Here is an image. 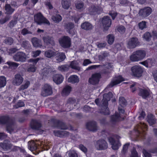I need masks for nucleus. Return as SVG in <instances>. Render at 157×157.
Wrapping results in <instances>:
<instances>
[{
	"mask_svg": "<svg viewBox=\"0 0 157 157\" xmlns=\"http://www.w3.org/2000/svg\"><path fill=\"white\" fill-rule=\"evenodd\" d=\"M52 19L56 23H59L62 19L61 16L59 14L52 16Z\"/></svg>",
	"mask_w": 157,
	"mask_h": 157,
	"instance_id": "obj_43",
	"label": "nucleus"
},
{
	"mask_svg": "<svg viewBox=\"0 0 157 157\" xmlns=\"http://www.w3.org/2000/svg\"><path fill=\"white\" fill-rule=\"evenodd\" d=\"M119 105L123 107L125 106L127 104L125 99L123 97H121L119 98Z\"/></svg>",
	"mask_w": 157,
	"mask_h": 157,
	"instance_id": "obj_45",
	"label": "nucleus"
},
{
	"mask_svg": "<svg viewBox=\"0 0 157 157\" xmlns=\"http://www.w3.org/2000/svg\"><path fill=\"white\" fill-rule=\"evenodd\" d=\"M53 81L57 84H59L63 81V78L61 75L56 74L53 77Z\"/></svg>",
	"mask_w": 157,
	"mask_h": 157,
	"instance_id": "obj_24",
	"label": "nucleus"
},
{
	"mask_svg": "<svg viewBox=\"0 0 157 157\" xmlns=\"http://www.w3.org/2000/svg\"><path fill=\"white\" fill-rule=\"evenodd\" d=\"M5 8L6 10V13L8 14H11L14 10V9H13L10 5L8 4H6Z\"/></svg>",
	"mask_w": 157,
	"mask_h": 157,
	"instance_id": "obj_39",
	"label": "nucleus"
},
{
	"mask_svg": "<svg viewBox=\"0 0 157 157\" xmlns=\"http://www.w3.org/2000/svg\"><path fill=\"white\" fill-rule=\"evenodd\" d=\"M117 30L121 33H124L125 31V28L123 26H119L117 28Z\"/></svg>",
	"mask_w": 157,
	"mask_h": 157,
	"instance_id": "obj_56",
	"label": "nucleus"
},
{
	"mask_svg": "<svg viewBox=\"0 0 157 157\" xmlns=\"http://www.w3.org/2000/svg\"><path fill=\"white\" fill-rule=\"evenodd\" d=\"M54 125L55 127L61 129H67V126L64 123L59 121H56Z\"/></svg>",
	"mask_w": 157,
	"mask_h": 157,
	"instance_id": "obj_26",
	"label": "nucleus"
},
{
	"mask_svg": "<svg viewBox=\"0 0 157 157\" xmlns=\"http://www.w3.org/2000/svg\"><path fill=\"white\" fill-rule=\"evenodd\" d=\"M44 44L49 46H53L55 45L54 38L52 36H43L42 38Z\"/></svg>",
	"mask_w": 157,
	"mask_h": 157,
	"instance_id": "obj_16",
	"label": "nucleus"
},
{
	"mask_svg": "<svg viewBox=\"0 0 157 157\" xmlns=\"http://www.w3.org/2000/svg\"><path fill=\"white\" fill-rule=\"evenodd\" d=\"M64 28L66 31L69 34L73 35L75 34V32L73 29L74 27V24L71 22L64 24Z\"/></svg>",
	"mask_w": 157,
	"mask_h": 157,
	"instance_id": "obj_20",
	"label": "nucleus"
},
{
	"mask_svg": "<svg viewBox=\"0 0 157 157\" xmlns=\"http://www.w3.org/2000/svg\"><path fill=\"white\" fill-rule=\"evenodd\" d=\"M21 46L26 49H28L30 48V45L28 41L25 40H21L20 42Z\"/></svg>",
	"mask_w": 157,
	"mask_h": 157,
	"instance_id": "obj_40",
	"label": "nucleus"
},
{
	"mask_svg": "<svg viewBox=\"0 0 157 157\" xmlns=\"http://www.w3.org/2000/svg\"><path fill=\"white\" fill-rule=\"evenodd\" d=\"M132 76L138 78L142 76L143 72V69L140 66L136 65L133 66L131 68Z\"/></svg>",
	"mask_w": 157,
	"mask_h": 157,
	"instance_id": "obj_7",
	"label": "nucleus"
},
{
	"mask_svg": "<svg viewBox=\"0 0 157 157\" xmlns=\"http://www.w3.org/2000/svg\"><path fill=\"white\" fill-rule=\"evenodd\" d=\"M75 102L76 100L75 99L72 98H70L67 100V103L68 104H73L75 103Z\"/></svg>",
	"mask_w": 157,
	"mask_h": 157,
	"instance_id": "obj_63",
	"label": "nucleus"
},
{
	"mask_svg": "<svg viewBox=\"0 0 157 157\" xmlns=\"http://www.w3.org/2000/svg\"><path fill=\"white\" fill-rule=\"evenodd\" d=\"M146 53L144 50H140L134 52L130 57V60L132 62L140 61L146 56Z\"/></svg>",
	"mask_w": 157,
	"mask_h": 157,
	"instance_id": "obj_3",
	"label": "nucleus"
},
{
	"mask_svg": "<svg viewBox=\"0 0 157 157\" xmlns=\"http://www.w3.org/2000/svg\"><path fill=\"white\" fill-rule=\"evenodd\" d=\"M24 105V103L23 102L19 101L17 102V104L15 105L14 107L16 108H17L18 107H21Z\"/></svg>",
	"mask_w": 157,
	"mask_h": 157,
	"instance_id": "obj_64",
	"label": "nucleus"
},
{
	"mask_svg": "<svg viewBox=\"0 0 157 157\" xmlns=\"http://www.w3.org/2000/svg\"><path fill=\"white\" fill-rule=\"evenodd\" d=\"M89 13L91 15L99 14L102 11V9L98 6L92 5L88 8Z\"/></svg>",
	"mask_w": 157,
	"mask_h": 157,
	"instance_id": "obj_17",
	"label": "nucleus"
},
{
	"mask_svg": "<svg viewBox=\"0 0 157 157\" xmlns=\"http://www.w3.org/2000/svg\"><path fill=\"white\" fill-rule=\"evenodd\" d=\"M9 19L10 17L9 16H6L5 17L0 19V23L1 24H3L9 21Z\"/></svg>",
	"mask_w": 157,
	"mask_h": 157,
	"instance_id": "obj_54",
	"label": "nucleus"
},
{
	"mask_svg": "<svg viewBox=\"0 0 157 157\" xmlns=\"http://www.w3.org/2000/svg\"><path fill=\"white\" fill-rule=\"evenodd\" d=\"M86 129L92 132H96L98 129L97 122L94 121H91L86 123Z\"/></svg>",
	"mask_w": 157,
	"mask_h": 157,
	"instance_id": "obj_12",
	"label": "nucleus"
},
{
	"mask_svg": "<svg viewBox=\"0 0 157 157\" xmlns=\"http://www.w3.org/2000/svg\"><path fill=\"white\" fill-rule=\"evenodd\" d=\"M31 41L33 46L35 47H40L42 46L41 40L36 37L33 38Z\"/></svg>",
	"mask_w": 157,
	"mask_h": 157,
	"instance_id": "obj_28",
	"label": "nucleus"
},
{
	"mask_svg": "<svg viewBox=\"0 0 157 157\" xmlns=\"http://www.w3.org/2000/svg\"><path fill=\"white\" fill-rule=\"evenodd\" d=\"M147 121L150 125H151L156 123V120L153 115L150 114L148 115Z\"/></svg>",
	"mask_w": 157,
	"mask_h": 157,
	"instance_id": "obj_32",
	"label": "nucleus"
},
{
	"mask_svg": "<svg viewBox=\"0 0 157 157\" xmlns=\"http://www.w3.org/2000/svg\"><path fill=\"white\" fill-rule=\"evenodd\" d=\"M108 43L109 44H112L114 41V36L113 35L109 34L107 36Z\"/></svg>",
	"mask_w": 157,
	"mask_h": 157,
	"instance_id": "obj_48",
	"label": "nucleus"
},
{
	"mask_svg": "<svg viewBox=\"0 0 157 157\" xmlns=\"http://www.w3.org/2000/svg\"><path fill=\"white\" fill-rule=\"evenodd\" d=\"M52 94V90L51 86L48 84H45L42 88L41 95L45 97L51 95Z\"/></svg>",
	"mask_w": 157,
	"mask_h": 157,
	"instance_id": "obj_8",
	"label": "nucleus"
},
{
	"mask_svg": "<svg viewBox=\"0 0 157 157\" xmlns=\"http://www.w3.org/2000/svg\"><path fill=\"white\" fill-rule=\"evenodd\" d=\"M56 59L58 62H60L63 61L66 58V57L64 53L56 52Z\"/></svg>",
	"mask_w": 157,
	"mask_h": 157,
	"instance_id": "obj_29",
	"label": "nucleus"
},
{
	"mask_svg": "<svg viewBox=\"0 0 157 157\" xmlns=\"http://www.w3.org/2000/svg\"><path fill=\"white\" fill-rule=\"evenodd\" d=\"M61 46L64 48H67L71 45V39L68 36H64L59 40Z\"/></svg>",
	"mask_w": 157,
	"mask_h": 157,
	"instance_id": "obj_14",
	"label": "nucleus"
},
{
	"mask_svg": "<svg viewBox=\"0 0 157 157\" xmlns=\"http://www.w3.org/2000/svg\"><path fill=\"white\" fill-rule=\"evenodd\" d=\"M21 33L24 36H25L28 34H32V32L25 28L21 30Z\"/></svg>",
	"mask_w": 157,
	"mask_h": 157,
	"instance_id": "obj_51",
	"label": "nucleus"
},
{
	"mask_svg": "<svg viewBox=\"0 0 157 157\" xmlns=\"http://www.w3.org/2000/svg\"><path fill=\"white\" fill-rule=\"evenodd\" d=\"M53 133L56 136L62 137L61 131H53Z\"/></svg>",
	"mask_w": 157,
	"mask_h": 157,
	"instance_id": "obj_59",
	"label": "nucleus"
},
{
	"mask_svg": "<svg viewBox=\"0 0 157 157\" xmlns=\"http://www.w3.org/2000/svg\"><path fill=\"white\" fill-rule=\"evenodd\" d=\"M76 7L78 9H81L83 8L84 6V4L82 2H80L75 5Z\"/></svg>",
	"mask_w": 157,
	"mask_h": 157,
	"instance_id": "obj_57",
	"label": "nucleus"
},
{
	"mask_svg": "<svg viewBox=\"0 0 157 157\" xmlns=\"http://www.w3.org/2000/svg\"><path fill=\"white\" fill-rule=\"evenodd\" d=\"M62 7L65 9H68L71 5V0H62Z\"/></svg>",
	"mask_w": 157,
	"mask_h": 157,
	"instance_id": "obj_35",
	"label": "nucleus"
},
{
	"mask_svg": "<svg viewBox=\"0 0 157 157\" xmlns=\"http://www.w3.org/2000/svg\"><path fill=\"white\" fill-rule=\"evenodd\" d=\"M6 63L9 66V68L13 69H16L19 65V63L11 61H8Z\"/></svg>",
	"mask_w": 157,
	"mask_h": 157,
	"instance_id": "obj_42",
	"label": "nucleus"
},
{
	"mask_svg": "<svg viewBox=\"0 0 157 157\" xmlns=\"http://www.w3.org/2000/svg\"><path fill=\"white\" fill-rule=\"evenodd\" d=\"M71 87L69 86H66L63 89L62 92V94L63 96H67L70 93L71 91Z\"/></svg>",
	"mask_w": 157,
	"mask_h": 157,
	"instance_id": "obj_34",
	"label": "nucleus"
},
{
	"mask_svg": "<svg viewBox=\"0 0 157 157\" xmlns=\"http://www.w3.org/2000/svg\"><path fill=\"white\" fill-rule=\"evenodd\" d=\"M129 145V143H127L124 145L122 151V152L123 154H125L126 152Z\"/></svg>",
	"mask_w": 157,
	"mask_h": 157,
	"instance_id": "obj_53",
	"label": "nucleus"
},
{
	"mask_svg": "<svg viewBox=\"0 0 157 157\" xmlns=\"http://www.w3.org/2000/svg\"><path fill=\"white\" fill-rule=\"evenodd\" d=\"M147 130V126L144 123H140L137 126L136 131L138 134L137 136L143 139H145L146 130Z\"/></svg>",
	"mask_w": 157,
	"mask_h": 157,
	"instance_id": "obj_4",
	"label": "nucleus"
},
{
	"mask_svg": "<svg viewBox=\"0 0 157 157\" xmlns=\"http://www.w3.org/2000/svg\"><path fill=\"white\" fill-rule=\"evenodd\" d=\"M30 84L29 81H26L25 84L21 86L19 88V90H23L27 89L29 85Z\"/></svg>",
	"mask_w": 157,
	"mask_h": 157,
	"instance_id": "obj_47",
	"label": "nucleus"
},
{
	"mask_svg": "<svg viewBox=\"0 0 157 157\" xmlns=\"http://www.w3.org/2000/svg\"><path fill=\"white\" fill-rule=\"evenodd\" d=\"M31 128L34 130H39L41 127V123L37 120H32L30 123Z\"/></svg>",
	"mask_w": 157,
	"mask_h": 157,
	"instance_id": "obj_23",
	"label": "nucleus"
},
{
	"mask_svg": "<svg viewBox=\"0 0 157 157\" xmlns=\"http://www.w3.org/2000/svg\"><path fill=\"white\" fill-rule=\"evenodd\" d=\"M68 81L72 83L75 84L78 83L79 79L77 75H72L68 78Z\"/></svg>",
	"mask_w": 157,
	"mask_h": 157,
	"instance_id": "obj_33",
	"label": "nucleus"
},
{
	"mask_svg": "<svg viewBox=\"0 0 157 157\" xmlns=\"http://www.w3.org/2000/svg\"><path fill=\"white\" fill-rule=\"evenodd\" d=\"M69 157H78L77 154L74 151H70L68 152Z\"/></svg>",
	"mask_w": 157,
	"mask_h": 157,
	"instance_id": "obj_55",
	"label": "nucleus"
},
{
	"mask_svg": "<svg viewBox=\"0 0 157 157\" xmlns=\"http://www.w3.org/2000/svg\"><path fill=\"white\" fill-rule=\"evenodd\" d=\"M25 54L22 52H18L13 56L14 61L17 62H25L26 59Z\"/></svg>",
	"mask_w": 157,
	"mask_h": 157,
	"instance_id": "obj_11",
	"label": "nucleus"
},
{
	"mask_svg": "<svg viewBox=\"0 0 157 157\" xmlns=\"http://www.w3.org/2000/svg\"><path fill=\"white\" fill-rule=\"evenodd\" d=\"M102 23L104 29L107 31L110 26L111 24V20L108 16L104 17L102 18Z\"/></svg>",
	"mask_w": 157,
	"mask_h": 157,
	"instance_id": "obj_18",
	"label": "nucleus"
},
{
	"mask_svg": "<svg viewBox=\"0 0 157 157\" xmlns=\"http://www.w3.org/2000/svg\"><path fill=\"white\" fill-rule=\"evenodd\" d=\"M106 45V42L103 43H97V46L99 48H102L105 47Z\"/></svg>",
	"mask_w": 157,
	"mask_h": 157,
	"instance_id": "obj_61",
	"label": "nucleus"
},
{
	"mask_svg": "<svg viewBox=\"0 0 157 157\" xmlns=\"http://www.w3.org/2000/svg\"><path fill=\"white\" fill-rule=\"evenodd\" d=\"M151 37V34L148 32H146L143 35L144 38L147 41H149L150 40Z\"/></svg>",
	"mask_w": 157,
	"mask_h": 157,
	"instance_id": "obj_49",
	"label": "nucleus"
},
{
	"mask_svg": "<svg viewBox=\"0 0 157 157\" xmlns=\"http://www.w3.org/2000/svg\"><path fill=\"white\" fill-rule=\"evenodd\" d=\"M34 21L38 25L42 24H46L48 25H50L49 21L46 19L40 13H39L34 15Z\"/></svg>",
	"mask_w": 157,
	"mask_h": 157,
	"instance_id": "obj_5",
	"label": "nucleus"
},
{
	"mask_svg": "<svg viewBox=\"0 0 157 157\" xmlns=\"http://www.w3.org/2000/svg\"><path fill=\"white\" fill-rule=\"evenodd\" d=\"M23 81V78L19 74H17L15 75L14 78L13 82L14 85L19 86L21 84Z\"/></svg>",
	"mask_w": 157,
	"mask_h": 157,
	"instance_id": "obj_21",
	"label": "nucleus"
},
{
	"mask_svg": "<svg viewBox=\"0 0 157 157\" xmlns=\"http://www.w3.org/2000/svg\"><path fill=\"white\" fill-rule=\"evenodd\" d=\"M101 75L100 73H95L93 74L91 77L89 78V82L93 85L97 84L101 78Z\"/></svg>",
	"mask_w": 157,
	"mask_h": 157,
	"instance_id": "obj_13",
	"label": "nucleus"
},
{
	"mask_svg": "<svg viewBox=\"0 0 157 157\" xmlns=\"http://www.w3.org/2000/svg\"><path fill=\"white\" fill-rule=\"evenodd\" d=\"M81 28L86 30H90L93 29L92 25L90 23L85 22L82 23L81 25Z\"/></svg>",
	"mask_w": 157,
	"mask_h": 157,
	"instance_id": "obj_30",
	"label": "nucleus"
},
{
	"mask_svg": "<svg viewBox=\"0 0 157 157\" xmlns=\"http://www.w3.org/2000/svg\"><path fill=\"white\" fill-rule=\"evenodd\" d=\"M0 123L6 124V130L10 133L17 128L14 120L8 116L0 117Z\"/></svg>",
	"mask_w": 157,
	"mask_h": 157,
	"instance_id": "obj_2",
	"label": "nucleus"
},
{
	"mask_svg": "<svg viewBox=\"0 0 157 157\" xmlns=\"http://www.w3.org/2000/svg\"><path fill=\"white\" fill-rule=\"evenodd\" d=\"M151 12V8L149 7H146L140 9L138 14L142 17L145 18L150 15Z\"/></svg>",
	"mask_w": 157,
	"mask_h": 157,
	"instance_id": "obj_15",
	"label": "nucleus"
},
{
	"mask_svg": "<svg viewBox=\"0 0 157 157\" xmlns=\"http://www.w3.org/2000/svg\"><path fill=\"white\" fill-rule=\"evenodd\" d=\"M109 56V53L105 51L101 53L98 55V59L100 61H103Z\"/></svg>",
	"mask_w": 157,
	"mask_h": 157,
	"instance_id": "obj_38",
	"label": "nucleus"
},
{
	"mask_svg": "<svg viewBox=\"0 0 157 157\" xmlns=\"http://www.w3.org/2000/svg\"><path fill=\"white\" fill-rule=\"evenodd\" d=\"M56 52L51 50H48L45 51L44 53L45 56L48 58H51L55 56Z\"/></svg>",
	"mask_w": 157,
	"mask_h": 157,
	"instance_id": "obj_36",
	"label": "nucleus"
},
{
	"mask_svg": "<svg viewBox=\"0 0 157 157\" xmlns=\"http://www.w3.org/2000/svg\"><path fill=\"white\" fill-rule=\"evenodd\" d=\"M5 43L9 45H11L13 42V39L11 37H7L4 40Z\"/></svg>",
	"mask_w": 157,
	"mask_h": 157,
	"instance_id": "obj_46",
	"label": "nucleus"
},
{
	"mask_svg": "<svg viewBox=\"0 0 157 157\" xmlns=\"http://www.w3.org/2000/svg\"><path fill=\"white\" fill-rule=\"evenodd\" d=\"M130 157H139L135 149L133 148L132 151V155Z\"/></svg>",
	"mask_w": 157,
	"mask_h": 157,
	"instance_id": "obj_58",
	"label": "nucleus"
},
{
	"mask_svg": "<svg viewBox=\"0 0 157 157\" xmlns=\"http://www.w3.org/2000/svg\"><path fill=\"white\" fill-rule=\"evenodd\" d=\"M113 96L112 93L109 92L108 94H105L103 95V98L101 102H100L99 99L97 98L95 100L96 104L99 107H102L101 112L104 115H109V111L108 108V101H110Z\"/></svg>",
	"mask_w": 157,
	"mask_h": 157,
	"instance_id": "obj_1",
	"label": "nucleus"
},
{
	"mask_svg": "<svg viewBox=\"0 0 157 157\" xmlns=\"http://www.w3.org/2000/svg\"><path fill=\"white\" fill-rule=\"evenodd\" d=\"M79 148L85 153H86L87 152V148L82 144L79 145Z\"/></svg>",
	"mask_w": 157,
	"mask_h": 157,
	"instance_id": "obj_60",
	"label": "nucleus"
},
{
	"mask_svg": "<svg viewBox=\"0 0 157 157\" xmlns=\"http://www.w3.org/2000/svg\"><path fill=\"white\" fill-rule=\"evenodd\" d=\"M70 67V66L68 64H65L59 66L58 67V69L62 72L67 71Z\"/></svg>",
	"mask_w": 157,
	"mask_h": 157,
	"instance_id": "obj_41",
	"label": "nucleus"
},
{
	"mask_svg": "<svg viewBox=\"0 0 157 157\" xmlns=\"http://www.w3.org/2000/svg\"><path fill=\"white\" fill-rule=\"evenodd\" d=\"M40 52L41 51L40 50L33 51L32 56L33 57H36L38 56L40 53Z\"/></svg>",
	"mask_w": 157,
	"mask_h": 157,
	"instance_id": "obj_62",
	"label": "nucleus"
},
{
	"mask_svg": "<svg viewBox=\"0 0 157 157\" xmlns=\"http://www.w3.org/2000/svg\"><path fill=\"white\" fill-rule=\"evenodd\" d=\"M94 146L98 150H105L108 147V144L104 140H99L95 142Z\"/></svg>",
	"mask_w": 157,
	"mask_h": 157,
	"instance_id": "obj_10",
	"label": "nucleus"
},
{
	"mask_svg": "<svg viewBox=\"0 0 157 157\" xmlns=\"http://www.w3.org/2000/svg\"><path fill=\"white\" fill-rule=\"evenodd\" d=\"M6 84V78L4 76L0 77V88L4 87Z\"/></svg>",
	"mask_w": 157,
	"mask_h": 157,
	"instance_id": "obj_44",
	"label": "nucleus"
},
{
	"mask_svg": "<svg viewBox=\"0 0 157 157\" xmlns=\"http://www.w3.org/2000/svg\"><path fill=\"white\" fill-rule=\"evenodd\" d=\"M124 78L121 75L115 77L113 80L107 86V88L112 87L115 85L119 84L120 82L124 81Z\"/></svg>",
	"mask_w": 157,
	"mask_h": 157,
	"instance_id": "obj_19",
	"label": "nucleus"
},
{
	"mask_svg": "<svg viewBox=\"0 0 157 157\" xmlns=\"http://www.w3.org/2000/svg\"><path fill=\"white\" fill-rule=\"evenodd\" d=\"M0 146L4 150H8L12 148V145L10 144L9 141L5 140L3 143H0Z\"/></svg>",
	"mask_w": 157,
	"mask_h": 157,
	"instance_id": "obj_25",
	"label": "nucleus"
},
{
	"mask_svg": "<svg viewBox=\"0 0 157 157\" xmlns=\"http://www.w3.org/2000/svg\"><path fill=\"white\" fill-rule=\"evenodd\" d=\"M139 95L141 96L143 98L145 99L149 97L150 93L147 90L140 88L139 89Z\"/></svg>",
	"mask_w": 157,
	"mask_h": 157,
	"instance_id": "obj_27",
	"label": "nucleus"
},
{
	"mask_svg": "<svg viewBox=\"0 0 157 157\" xmlns=\"http://www.w3.org/2000/svg\"><path fill=\"white\" fill-rule=\"evenodd\" d=\"M109 141L112 145V147L113 149L116 150L118 149L119 147L120 146V144L118 140L116 141L112 137L108 138Z\"/></svg>",
	"mask_w": 157,
	"mask_h": 157,
	"instance_id": "obj_22",
	"label": "nucleus"
},
{
	"mask_svg": "<svg viewBox=\"0 0 157 157\" xmlns=\"http://www.w3.org/2000/svg\"><path fill=\"white\" fill-rule=\"evenodd\" d=\"M17 23V20H16L14 19L12 20L9 22V23L8 25V26L10 28L12 29L14 27Z\"/></svg>",
	"mask_w": 157,
	"mask_h": 157,
	"instance_id": "obj_52",
	"label": "nucleus"
},
{
	"mask_svg": "<svg viewBox=\"0 0 157 157\" xmlns=\"http://www.w3.org/2000/svg\"><path fill=\"white\" fill-rule=\"evenodd\" d=\"M118 109L119 112V113H116L115 115L112 116L111 117L110 123L113 125L119 121L124 120V117H122L121 115V113H123L124 112V110L122 108H121L119 106Z\"/></svg>",
	"mask_w": 157,
	"mask_h": 157,
	"instance_id": "obj_6",
	"label": "nucleus"
},
{
	"mask_svg": "<svg viewBox=\"0 0 157 157\" xmlns=\"http://www.w3.org/2000/svg\"><path fill=\"white\" fill-rule=\"evenodd\" d=\"M138 25L140 29L143 30L147 28L146 22L145 21H142L138 24Z\"/></svg>",
	"mask_w": 157,
	"mask_h": 157,
	"instance_id": "obj_50",
	"label": "nucleus"
},
{
	"mask_svg": "<svg viewBox=\"0 0 157 157\" xmlns=\"http://www.w3.org/2000/svg\"><path fill=\"white\" fill-rule=\"evenodd\" d=\"M69 65L73 69L78 71L80 70V68L78 66V63L76 60L71 61Z\"/></svg>",
	"mask_w": 157,
	"mask_h": 157,
	"instance_id": "obj_37",
	"label": "nucleus"
},
{
	"mask_svg": "<svg viewBox=\"0 0 157 157\" xmlns=\"http://www.w3.org/2000/svg\"><path fill=\"white\" fill-rule=\"evenodd\" d=\"M140 43L137 38L133 37L129 39L127 42V47L129 49L134 48L139 45Z\"/></svg>",
	"mask_w": 157,
	"mask_h": 157,
	"instance_id": "obj_9",
	"label": "nucleus"
},
{
	"mask_svg": "<svg viewBox=\"0 0 157 157\" xmlns=\"http://www.w3.org/2000/svg\"><path fill=\"white\" fill-rule=\"evenodd\" d=\"M29 149L32 151H36L37 150V147L34 142L33 141H29L28 142Z\"/></svg>",
	"mask_w": 157,
	"mask_h": 157,
	"instance_id": "obj_31",
	"label": "nucleus"
}]
</instances>
